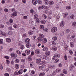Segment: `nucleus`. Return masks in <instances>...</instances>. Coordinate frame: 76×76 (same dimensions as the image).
Returning <instances> with one entry per match:
<instances>
[{"instance_id":"obj_10","label":"nucleus","mask_w":76,"mask_h":76,"mask_svg":"<svg viewBox=\"0 0 76 76\" xmlns=\"http://www.w3.org/2000/svg\"><path fill=\"white\" fill-rule=\"evenodd\" d=\"M73 68H75V66L72 64L71 66L69 67V69L71 71H72V70L73 69Z\"/></svg>"},{"instance_id":"obj_55","label":"nucleus","mask_w":76,"mask_h":76,"mask_svg":"<svg viewBox=\"0 0 76 76\" xmlns=\"http://www.w3.org/2000/svg\"><path fill=\"white\" fill-rule=\"evenodd\" d=\"M31 73L32 75H35V72L33 70L31 71Z\"/></svg>"},{"instance_id":"obj_3","label":"nucleus","mask_w":76,"mask_h":76,"mask_svg":"<svg viewBox=\"0 0 76 76\" xmlns=\"http://www.w3.org/2000/svg\"><path fill=\"white\" fill-rule=\"evenodd\" d=\"M0 36L5 37V36H6V34L4 32H2L0 30Z\"/></svg>"},{"instance_id":"obj_29","label":"nucleus","mask_w":76,"mask_h":76,"mask_svg":"<svg viewBox=\"0 0 76 76\" xmlns=\"http://www.w3.org/2000/svg\"><path fill=\"white\" fill-rule=\"evenodd\" d=\"M38 15L37 14H36L34 15V18L35 19H38Z\"/></svg>"},{"instance_id":"obj_7","label":"nucleus","mask_w":76,"mask_h":76,"mask_svg":"<svg viewBox=\"0 0 76 76\" xmlns=\"http://www.w3.org/2000/svg\"><path fill=\"white\" fill-rule=\"evenodd\" d=\"M45 7V6L43 5L40 6L38 7V10H41V9H42L44 7Z\"/></svg>"},{"instance_id":"obj_6","label":"nucleus","mask_w":76,"mask_h":76,"mask_svg":"<svg viewBox=\"0 0 76 76\" xmlns=\"http://www.w3.org/2000/svg\"><path fill=\"white\" fill-rule=\"evenodd\" d=\"M42 44H45L47 42V39L44 38L42 39Z\"/></svg>"},{"instance_id":"obj_44","label":"nucleus","mask_w":76,"mask_h":76,"mask_svg":"<svg viewBox=\"0 0 76 76\" xmlns=\"http://www.w3.org/2000/svg\"><path fill=\"white\" fill-rule=\"evenodd\" d=\"M45 20H42L41 21V23H42V24H45Z\"/></svg>"},{"instance_id":"obj_24","label":"nucleus","mask_w":76,"mask_h":76,"mask_svg":"<svg viewBox=\"0 0 76 76\" xmlns=\"http://www.w3.org/2000/svg\"><path fill=\"white\" fill-rule=\"evenodd\" d=\"M72 25L73 26H76V22L74 21L72 22Z\"/></svg>"},{"instance_id":"obj_45","label":"nucleus","mask_w":76,"mask_h":76,"mask_svg":"<svg viewBox=\"0 0 76 76\" xmlns=\"http://www.w3.org/2000/svg\"><path fill=\"white\" fill-rule=\"evenodd\" d=\"M6 70L7 71V72H11V69H10V68H7Z\"/></svg>"},{"instance_id":"obj_39","label":"nucleus","mask_w":76,"mask_h":76,"mask_svg":"<svg viewBox=\"0 0 76 76\" xmlns=\"http://www.w3.org/2000/svg\"><path fill=\"white\" fill-rule=\"evenodd\" d=\"M44 25H41L40 26V29H44Z\"/></svg>"},{"instance_id":"obj_31","label":"nucleus","mask_w":76,"mask_h":76,"mask_svg":"<svg viewBox=\"0 0 76 76\" xmlns=\"http://www.w3.org/2000/svg\"><path fill=\"white\" fill-rule=\"evenodd\" d=\"M56 73H58L61 72V69H57L56 70Z\"/></svg>"},{"instance_id":"obj_28","label":"nucleus","mask_w":76,"mask_h":76,"mask_svg":"<svg viewBox=\"0 0 76 76\" xmlns=\"http://www.w3.org/2000/svg\"><path fill=\"white\" fill-rule=\"evenodd\" d=\"M63 72L64 74H67V71L65 69L63 70Z\"/></svg>"},{"instance_id":"obj_33","label":"nucleus","mask_w":76,"mask_h":76,"mask_svg":"<svg viewBox=\"0 0 76 76\" xmlns=\"http://www.w3.org/2000/svg\"><path fill=\"white\" fill-rule=\"evenodd\" d=\"M49 4L52 5L54 4V2L53 1H49Z\"/></svg>"},{"instance_id":"obj_20","label":"nucleus","mask_w":76,"mask_h":76,"mask_svg":"<svg viewBox=\"0 0 76 76\" xmlns=\"http://www.w3.org/2000/svg\"><path fill=\"white\" fill-rule=\"evenodd\" d=\"M35 52L36 54H39L40 53V51L38 49H37L35 50Z\"/></svg>"},{"instance_id":"obj_25","label":"nucleus","mask_w":76,"mask_h":76,"mask_svg":"<svg viewBox=\"0 0 76 76\" xmlns=\"http://www.w3.org/2000/svg\"><path fill=\"white\" fill-rule=\"evenodd\" d=\"M45 76V73L42 72L39 74V76Z\"/></svg>"},{"instance_id":"obj_41","label":"nucleus","mask_w":76,"mask_h":76,"mask_svg":"<svg viewBox=\"0 0 76 76\" xmlns=\"http://www.w3.org/2000/svg\"><path fill=\"white\" fill-rule=\"evenodd\" d=\"M70 29H66L65 31V33H69V32H70Z\"/></svg>"},{"instance_id":"obj_58","label":"nucleus","mask_w":76,"mask_h":76,"mask_svg":"<svg viewBox=\"0 0 76 76\" xmlns=\"http://www.w3.org/2000/svg\"><path fill=\"white\" fill-rule=\"evenodd\" d=\"M14 75H19L18 72L16 71H15L14 72Z\"/></svg>"},{"instance_id":"obj_32","label":"nucleus","mask_w":76,"mask_h":76,"mask_svg":"<svg viewBox=\"0 0 76 76\" xmlns=\"http://www.w3.org/2000/svg\"><path fill=\"white\" fill-rule=\"evenodd\" d=\"M39 37H40V38H44V35H43L42 34H39Z\"/></svg>"},{"instance_id":"obj_15","label":"nucleus","mask_w":76,"mask_h":76,"mask_svg":"<svg viewBox=\"0 0 76 76\" xmlns=\"http://www.w3.org/2000/svg\"><path fill=\"white\" fill-rule=\"evenodd\" d=\"M37 41L39 42H40L42 41V39H41V37H39L37 38Z\"/></svg>"},{"instance_id":"obj_17","label":"nucleus","mask_w":76,"mask_h":76,"mask_svg":"<svg viewBox=\"0 0 76 76\" xmlns=\"http://www.w3.org/2000/svg\"><path fill=\"white\" fill-rule=\"evenodd\" d=\"M54 56L56 58H57V57H58H58H60V55L59 54L57 53L55 54Z\"/></svg>"},{"instance_id":"obj_36","label":"nucleus","mask_w":76,"mask_h":76,"mask_svg":"<svg viewBox=\"0 0 76 76\" xmlns=\"http://www.w3.org/2000/svg\"><path fill=\"white\" fill-rule=\"evenodd\" d=\"M70 19H73L75 18V15H72L70 17Z\"/></svg>"},{"instance_id":"obj_42","label":"nucleus","mask_w":76,"mask_h":76,"mask_svg":"<svg viewBox=\"0 0 76 76\" xmlns=\"http://www.w3.org/2000/svg\"><path fill=\"white\" fill-rule=\"evenodd\" d=\"M4 10L5 12H9V10L7 8H5L4 9Z\"/></svg>"},{"instance_id":"obj_52","label":"nucleus","mask_w":76,"mask_h":76,"mask_svg":"<svg viewBox=\"0 0 76 76\" xmlns=\"http://www.w3.org/2000/svg\"><path fill=\"white\" fill-rule=\"evenodd\" d=\"M66 9H67V10L70 9H71V7H70V6H67L66 7Z\"/></svg>"},{"instance_id":"obj_50","label":"nucleus","mask_w":76,"mask_h":76,"mask_svg":"<svg viewBox=\"0 0 76 76\" xmlns=\"http://www.w3.org/2000/svg\"><path fill=\"white\" fill-rule=\"evenodd\" d=\"M32 58L31 56H29L28 58V60L29 61H32Z\"/></svg>"},{"instance_id":"obj_8","label":"nucleus","mask_w":76,"mask_h":76,"mask_svg":"<svg viewBox=\"0 0 76 76\" xmlns=\"http://www.w3.org/2000/svg\"><path fill=\"white\" fill-rule=\"evenodd\" d=\"M33 4L34 5H35L37 4L38 2V0H32Z\"/></svg>"},{"instance_id":"obj_19","label":"nucleus","mask_w":76,"mask_h":76,"mask_svg":"<svg viewBox=\"0 0 76 76\" xmlns=\"http://www.w3.org/2000/svg\"><path fill=\"white\" fill-rule=\"evenodd\" d=\"M64 49L65 51L67 50H68V46L66 45H65Z\"/></svg>"},{"instance_id":"obj_26","label":"nucleus","mask_w":76,"mask_h":76,"mask_svg":"<svg viewBox=\"0 0 76 76\" xmlns=\"http://www.w3.org/2000/svg\"><path fill=\"white\" fill-rule=\"evenodd\" d=\"M20 32H25V29L23 28H21L20 29Z\"/></svg>"},{"instance_id":"obj_38","label":"nucleus","mask_w":76,"mask_h":76,"mask_svg":"<svg viewBox=\"0 0 76 76\" xmlns=\"http://www.w3.org/2000/svg\"><path fill=\"white\" fill-rule=\"evenodd\" d=\"M36 23H39V19L38 18H37V19H36Z\"/></svg>"},{"instance_id":"obj_46","label":"nucleus","mask_w":76,"mask_h":76,"mask_svg":"<svg viewBox=\"0 0 76 76\" xmlns=\"http://www.w3.org/2000/svg\"><path fill=\"white\" fill-rule=\"evenodd\" d=\"M8 34L9 35H13V32L10 31L8 32Z\"/></svg>"},{"instance_id":"obj_56","label":"nucleus","mask_w":76,"mask_h":76,"mask_svg":"<svg viewBox=\"0 0 76 76\" xmlns=\"http://www.w3.org/2000/svg\"><path fill=\"white\" fill-rule=\"evenodd\" d=\"M23 37L24 38H25V37H27V34H23Z\"/></svg>"},{"instance_id":"obj_53","label":"nucleus","mask_w":76,"mask_h":76,"mask_svg":"<svg viewBox=\"0 0 76 76\" xmlns=\"http://www.w3.org/2000/svg\"><path fill=\"white\" fill-rule=\"evenodd\" d=\"M59 61V59L58 58H57L55 60V63H58V62Z\"/></svg>"},{"instance_id":"obj_51","label":"nucleus","mask_w":76,"mask_h":76,"mask_svg":"<svg viewBox=\"0 0 76 76\" xmlns=\"http://www.w3.org/2000/svg\"><path fill=\"white\" fill-rule=\"evenodd\" d=\"M15 62L16 63H18L19 62V60L18 59H16L15 60Z\"/></svg>"},{"instance_id":"obj_9","label":"nucleus","mask_w":76,"mask_h":76,"mask_svg":"<svg viewBox=\"0 0 76 76\" xmlns=\"http://www.w3.org/2000/svg\"><path fill=\"white\" fill-rule=\"evenodd\" d=\"M11 56L12 57H14V58H16L17 57V55H16V54L11 53Z\"/></svg>"},{"instance_id":"obj_23","label":"nucleus","mask_w":76,"mask_h":76,"mask_svg":"<svg viewBox=\"0 0 76 76\" xmlns=\"http://www.w3.org/2000/svg\"><path fill=\"white\" fill-rule=\"evenodd\" d=\"M42 59H45V60H47V56L46 55H43L42 57Z\"/></svg>"},{"instance_id":"obj_22","label":"nucleus","mask_w":76,"mask_h":76,"mask_svg":"<svg viewBox=\"0 0 76 76\" xmlns=\"http://www.w3.org/2000/svg\"><path fill=\"white\" fill-rule=\"evenodd\" d=\"M18 73L19 74H22L23 73V69H21L20 70L18 71Z\"/></svg>"},{"instance_id":"obj_59","label":"nucleus","mask_w":76,"mask_h":76,"mask_svg":"<svg viewBox=\"0 0 76 76\" xmlns=\"http://www.w3.org/2000/svg\"><path fill=\"white\" fill-rule=\"evenodd\" d=\"M8 29L10 31H12L13 29L12 26H10L8 28Z\"/></svg>"},{"instance_id":"obj_11","label":"nucleus","mask_w":76,"mask_h":76,"mask_svg":"<svg viewBox=\"0 0 76 76\" xmlns=\"http://www.w3.org/2000/svg\"><path fill=\"white\" fill-rule=\"evenodd\" d=\"M64 21H62L61 22V24H60V26L61 27V28H63L64 26Z\"/></svg>"},{"instance_id":"obj_63","label":"nucleus","mask_w":76,"mask_h":76,"mask_svg":"<svg viewBox=\"0 0 76 76\" xmlns=\"http://www.w3.org/2000/svg\"><path fill=\"white\" fill-rule=\"evenodd\" d=\"M13 27L14 28H17L18 26L16 24H15L13 25Z\"/></svg>"},{"instance_id":"obj_37","label":"nucleus","mask_w":76,"mask_h":76,"mask_svg":"<svg viewBox=\"0 0 76 76\" xmlns=\"http://www.w3.org/2000/svg\"><path fill=\"white\" fill-rule=\"evenodd\" d=\"M26 47L27 48H30L31 47V44L29 43H28L26 45Z\"/></svg>"},{"instance_id":"obj_43","label":"nucleus","mask_w":76,"mask_h":76,"mask_svg":"<svg viewBox=\"0 0 76 76\" xmlns=\"http://www.w3.org/2000/svg\"><path fill=\"white\" fill-rule=\"evenodd\" d=\"M20 48L21 50H23L25 48V46L23 45H22L20 47Z\"/></svg>"},{"instance_id":"obj_12","label":"nucleus","mask_w":76,"mask_h":76,"mask_svg":"<svg viewBox=\"0 0 76 76\" xmlns=\"http://www.w3.org/2000/svg\"><path fill=\"white\" fill-rule=\"evenodd\" d=\"M25 52L27 55H28L31 53V50H26Z\"/></svg>"},{"instance_id":"obj_47","label":"nucleus","mask_w":76,"mask_h":76,"mask_svg":"<svg viewBox=\"0 0 76 76\" xmlns=\"http://www.w3.org/2000/svg\"><path fill=\"white\" fill-rule=\"evenodd\" d=\"M16 53L18 54H20L21 53H20V51H19V50H17L16 51Z\"/></svg>"},{"instance_id":"obj_13","label":"nucleus","mask_w":76,"mask_h":76,"mask_svg":"<svg viewBox=\"0 0 76 76\" xmlns=\"http://www.w3.org/2000/svg\"><path fill=\"white\" fill-rule=\"evenodd\" d=\"M30 42V39L29 38H27L26 39L25 42L26 44L29 43Z\"/></svg>"},{"instance_id":"obj_54","label":"nucleus","mask_w":76,"mask_h":76,"mask_svg":"<svg viewBox=\"0 0 76 76\" xmlns=\"http://www.w3.org/2000/svg\"><path fill=\"white\" fill-rule=\"evenodd\" d=\"M45 54L47 56H49V55L50 54V52L49 51L47 52V53H45Z\"/></svg>"},{"instance_id":"obj_2","label":"nucleus","mask_w":76,"mask_h":76,"mask_svg":"<svg viewBox=\"0 0 76 76\" xmlns=\"http://www.w3.org/2000/svg\"><path fill=\"white\" fill-rule=\"evenodd\" d=\"M18 15V12L16 11L14 12L13 14H11V16L12 18H14L15 17V16H17V15Z\"/></svg>"},{"instance_id":"obj_4","label":"nucleus","mask_w":76,"mask_h":76,"mask_svg":"<svg viewBox=\"0 0 76 76\" xmlns=\"http://www.w3.org/2000/svg\"><path fill=\"white\" fill-rule=\"evenodd\" d=\"M36 61V63L39 64H41V59L40 58L37 59Z\"/></svg>"},{"instance_id":"obj_5","label":"nucleus","mask_w":76,"mask_h":76,"mask_svg":"<svg viewBox=\"0 0 76 76\" xmlns=\"http://www.w3.org/2000/svg\"><path fill=\"white\" fill-rule=\"evenodd\" d=\"M48 68H50V69H56V66L54 65L52 66L51 65H49L48 66Z\"/></svg>"},{"instance_id":"obj_34","label":"nucleus","mask_w":76,"mask_h":76,"mask_svg":"<svg viewBox=\"0 0 76 76\" xmlns=\"http://www.w3.org/2000/svg\"><path fill=\"white\" fill-rule=\"evenodd\" d=\"M35 38H36V37L35 36H33L32 37V39L33 41H35Z\"/></svg>"},{"instance_id":"obj_18","label":"nucleus","mask_w":76,"mask_h":76,"mask_svg":"<svg viewBox=\"0 0 76 76\" xmlns=\"http://www.w3.org/2000/svg\"><path fill=\"white\" fill-rule=\"evenodd\" d=\"M70 45L71 47H74V46H75V44H74V43L73 42H71Z\"/></svg>"},{"instance_id":"obj_27","label":"nucleus","mask_w":76,"mask_h":76,"mask_svg":"<svg viewBox=\"0 0 76 76\" xmlns=\"http://www.w3.org/2000/svg\"><path fill=\"white\" fill-rule=\"evenodd\" d=\"M28 33L29 35H32L34 34V32L32 31H28Z\"/></svg>"},{"instance_id":"obj_64","label":"nucleus","mask_w":76,"mask_h":76,"mask_svg":"<svg viewBox=\"0 0 76 76\" xmlns=\"http://www.w3.org/2000/svg\"><path fill=\"white\" fill-rule=\"evenodd\" d=\"M44 30H45L46 32H48V29L47 28H45Z\"/></svg>"},{"instance_id":"obj_48","label":"nucleus","mask_w":76,"mask_h":76,"mask_svg":"<svg viewBox=\"0 0 76 76\" xmlns=\"http://www.w3.org/2000/svg\"><path fill=\"white\" fill-rule=\"evenodd\" d=\"M15 66L17 69H19V65L18 64H15Z\"/></svg>"},{"instance_id":"obj_60","label":"nucleus","mask_w":76,"mask_h":76,"mask_svg":"<svg viewBox=\"0 0 76 76\" xmlns=\"http://www.w3.org/2000/svg\"><path fill=\"white\" fill-rule=\"evenodd\" d=\"M43 17L44 19H46L47 18V16H46V15L43 14Z\"/></svg>"},{"instance_id":"obj_61","label":"nucleus","mask_w":76,"mask_h":76,"mask_svg":"<svg viewBox=\"0 0 76 76\" xmlns=\"http://www.w3.org/2000/svg\"><path fill=\"white\" fill-rule=\"evenodd\" d=\"M64 59L65 60H67V57L66 55L64 56Z\"/></svg>"},{"instance_id":"obj_35","label":"nucleus","mask_w":76,"mask_h":76,"mask_svg":"<svg viewBox=\"0 0 76 76\" xmlns=\"http://www.w3.org/2000/svg\"><path fill=\"white\" fill-rule=\"evenodd\" d=\"M52 39L53 41H56L57 39V37L56 36L53 37L52 38Z\"/></svg>"},{"instance_id":"obj_21","label":"nucleus","mask_w":76,"mask_h":76,"mask_svg":"<svg viewBox=\"0 0 76 76\" xmlns=\"http://www.w3.org/2000/svg\"><path fill=\"white\" fill-rule=\"evenodd\" d=\"M48 50V48L47 47H45L43 49V50L44 51H47Z\"/></svg>"},{"instance_id":"obj_16","label":"nucleus","mask_w":76,"mask_h":76,"mask_svg":"<svg viewBox=\"0 0 76 76\" xmlns=\"http://www.w3.org/2000/svg\"><path fill=\"white\" fill-rule=\"evenodd\" d=\"M6 41L7 42H11V39L9 38H7L6 39Z\"/></svg>"},{"instance_id":"obj_30","label":"nucleus","mask_w":76,"mask_h":76,"mask_svg":"<svg viewBox=\"0 0 76 76\" xmlns=\"http://www.w3.org/2000/svg\"><path fill=\"white\" fill-rule=\"evenodd\" d=\"M52 49L53 50H54V51H56V50H57V48L55 46H54L52 48Z\"/></svg>"},{"instance_id":"obj_57","label":"nucleus","mask_w":76,"mask_h":76,"mask_svg":"<svg viewBox=\"0 0 76 76\" xmlns=\"http://www.w3.org/2000/svg\"><path fill=\"white\" fill-rule=\"evenodd\" d=\"M68 14L67 13H65L64 15V18H66Z\"/></svg>"},{"instance_id":"obj_14","label":"nucleus","mask_w":76,"mask_h":76,"mask_svg":"<svg viewBox=\"0 0 76 76\" xmlns=\"http://www.w3.org/2000/svg\"><path fill=\"white\" fill-rule=\"evenodd\" d=\"M51 45H53V46H54V45H56V42L53 41H51Z\"/></svg>"},{"instance_id":"obj_62","label":"nucleus","mask_w":76,"mask_h":76,"mask_svg":"<svg viewBox=\"0 0 76 76\" xmlns=\"http://www.w3.org/2000/svg\"><path fill=\"white\" fill-rule=\"evenodd\" d=\"M21 62H22V63H24V62H25V59H22L21 60Z\"/></svg>"},{"instance_id":"obj_49","label":"nucleus","mask_w":76,"mask_h":76,"mask_svg":"<svg viewBox=\"0 0 76 76\" xmlns=\"http://www.w3.org/2000/svg\"><path fill=\"white\" fill-rule=\"evenodd\" d=\"M3 40L2 39H0V44H3Z\"/></svg>"},{"instance_id":"obj_40","label":"nucleus","mask_w":76,"mask_h":76,"mask_svg":"<svg viewBox=\"0 0 76 76\" xmlns=\"http://www.w3.org/2000/svg\"><path fill=\"white\" fill-rule=\"evenodd\" d=\"M64 35V31H61V36H63Z\"/></svg>"},{"instance_id":"obj_1","label":"nucleus","mask_w":76,"mask_h":76,"mask_svg":"<svg viewBox=\"0 0 76 76\" xmlns=\"http://www.w3.org/2000/svg\"><path fill=\"white\" fill-rule=\"evenodd\" d=\"M57 31V28L56 27H53L51 29V31L53 33H54Z\"/></svg>"}]
</instances>
